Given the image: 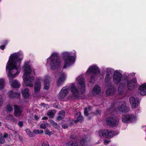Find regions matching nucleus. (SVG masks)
Here are the masks:
<instances>
[{
    "label": "nucleus",
    "instance_id": "obj_23",
    "mask_svg": "<svg viewBox=\"0 0 146 146\" xmlns=\"http://www.w3.org/2000/svg\"><path fill=\"white\" fill-rule=\"evenodd\" d=\"M75 117L76 119L74 120V122L76 123L79 121H80L83 120V118L81 114V113L80 112L76 114Z\"/></svg>",
    "mask_w": 146,
    "mask_h": 146
},
{
    "label": "nucleus",
    "instance_id": "obj_19",
    "mask_svg": "<svg viewBox=\"0 0 146 146\" xmlns=\"http://www.w3.org/2000/svg\"><path fill=\"white\" fill-rule=\"evenodd\" d=\"M137 83L136 80H133L129 81L128 83L127 87L129 90H132Z\"/></svg>",
    "mask_w": 146,
    "mask_h": 146
},
{
    "label": "nucleus",
    "instance_id": "obj_51",
    "mask_svg": "<svg viewBox=\"0 0 146 146\" xmlns=\"http://www.w3.org/2000/svg\"><path fill=\"white\" fill-rule=\"evenodd\" d=\"M34 118L36 120H38L39 119V117L38 116L36 115H34Z\"/></svg>",
    "mask_w": 146,
    "mask_h": 146
},
{
    "label": "nucleus",
    "instance_id": "obj_8",
    "mask_svg": "<svg viewBox=\"0 0 146 146\" xmlns=\"http://www.w3.org/2000/svg\"><path fill=\"white\" fill-rule=\"evenodd\" d=\"M79 84L78 87L81 89V92H84L85 91V81L84 78L82 76H79L77 78Z\"/></svg>",
    "mask_w": 146,
    "mask_h": 146
},
{
    "label": "nucleus",
    "instance_id": "obj_28",
    "mask_svg": "<svg viewBox=\"0 0 146 146\" xmlns=\"http://www.w3.org/2000/svg\"><path fill=\"white\" fill-rule=\"evenodd\" d=\"M11 85L13 87L15 88H17L20 86V84L17 81L15 80L12 82L11 84Z\"/></svg>",
    "mask_w": 146,
    "mask_h": 146
},
{
    "label": "nucleus",
    "instance_id": "obj_57",
    "mask_svg": "<svg viewBox=\"0 0 146 146\" xmlns=\"http://www.w3.org/2000/svg\"><path fill=\"white\" fill-rule=\"evenodd\" d=\"M43 130H41L40 131V134H42L43 133Z\"/></svg>",
    "mask_w": 146,
    "mask_h": 146
},
{
    "label": "nucleus",
    "instance_id": "obj_16",
    "mask_svg": "<svg viewBox=\"0 0 146 146\" xmlns=\"http://www.w3.org/2000/svg\"><path fill=\"white\" fill-rule=\"evenodd\" d=\"M100 70L96 66H94L90 67L87 71V73L89 74L91 72L97 74L99 73Z\"/></svg>",
    "mask_w": 146,
    "mask_h": 146
},
{
    "label": "nucleus",
    "instance_id": "obj_46",
    "mask_svg": "<svg viewBox=\"0 0 146 146\" xmlns=\"http://www.w3.org/2000/svg\"><path fill=\"white\" fill-rule=\"evenodd\" d=\"M18 125L20 127H21L23 126V122L22 121H19L18 123Z\"/></svg>",
    "mask_w": 146,
    "mask_h": 146
},
{
    "label": "nucleus",
    "instance_id": "obj_1",
    "mask_svg": "<svg viewBox=\"0 0 146 146\" xmlns=\"http://www.w3.org/2000/svg\"><path fill=\"white\" fill-rule=\"evenodd\" d=\"M22 59L20 58L17 54H16L11 56L8 62V65L6 68L10 70L8 74L9 80L14 78L16 76L18 75L19 72L18 69Z\"/></svg>",
    "mask_w": 146,
    "mask_h": 146
},
{
    "label": "nucleus",
    "instance_id": "obj_33",
    "mask_svg": "<svg viewBox=\"0 0 146 146\" xmlns=\"http://www.w3.org/2000/svg\"><path fill=\"white\" fill-rule=\"evenodd\" d=\"M5 80L3 79H0V90L3 88L4 86Z\"/></svg>",
    "mask_w": 146,
    "mask_h": 146
},
{
    "label": "nucleus",
    "instance_id": "obj_53",
    "mask_svg": "<svg viewBox=\"0 0 146 146\" xmlns=\"http://www.w3.org/2000/svg\"><path fill=\"white\" fill-rule=\"evenodd\" d=\"M5 48V46L4 45H2L0 46V48L2 49V50H3Z\"/></svg>",
    "mask_w": 146,
    "mask_h": 146
},
{
    "label": "nucleus",
    "instance_id": "obj_31",
    "mask_svg": "<svg viewBox=\"0 0 146 146\" xmlns=\"http://www.w3.org/2000/svg\"><path fill=\"white\" fill-rule=\"evenodd\" d=\"M6 119L10 120L12 122L14 121H15L14 117L12 115H7L6 117Z\"/></svg>",
    "mask_w": 146,
    "mask_h": 146
},
{
    "label": "nucleus",
    "instance_id": "obj_4",
    "mask_svg": "<svg viewBox=\"0 0 146 146\" xmlns=\"http://www.w3.org/2000/svg\"><path fill=\"white\" fill-rule=\"evenodd\" d=\"M50 65L51 68L54 69L59 66L60 62L58 60V57L57 54L53 53L50 57Z\"/></svg>",
    "mask_w": 146,
    "mask_h": 146
},
{
    "label": "nucleus",
    "instance_id": "obj_29",
    "mask_svg": "<svg viewBox=\"0 0 146 146\" xmlns=\"http://www.w3.org/2000/svg\"><path fill=\"white\" fill-rule=\"evenodd\" d=\"M56 111L54 110H51L49 111L47 113V114L50 118H52L54 117Z\"/></svg>",
    "mask_w": 146,
    "mask_h": 146
},
{
    "label": "nucleus",
    "instance_id": "obj_59",
    "mask_svg": "<svg viewBox=\"0 0 146 146\" xmlns=\"http://www.w3.org/2000/svg\"><path fill=\"white\" fill-rule=\"evenodd\" d=\"M1 122L0 121V127L1 126Z\"/></svg>",
    "mask_w": 146,
    "mask_h": 146
},
{
    "label": "nucleus",
    "instance_id": "obj_35",
    "mask_svg": "<svg viewBox=\"0 0 146 146\" xmlns=\"http://www.w3.org/2000/svg\"><path fill=\"white\" fill-rule=\"evenodd\" d=\"M66 96L61 91L58 94V98L60 99H62L64 98Z\"/></svg>",
    "mask_w": 146,
    "mask_h": 146
},
{
    "label": "nucleus",
    "instance_id": "obj_3",
    "mask_svg": "<svg viewBox=\"0 0 146 146\" xmlns=\"http://www.w3.org/2000/svg\"><path fill=\"white\" fill-rule=\"evenodd\" d=\"M62 56L66 58L65 60V64L63 68H65L69 66L74 62V58L73 56H71L68 52H64L62 53Z\"/></svg>",
    "mask_w": 146,
    "mask_h": 146
},
{
    "label": "nucleus",
    "instance_id": "obj_25",
    "mask_svg": "<svg viewBox=\"0 0 146 146\" xmlns=\"http://www.w3.org/2000/svg\"><path fill=\"white\" fill-rule=\"evenodd\" d=\"M65 113L63 110L60 111L59 113L58 116L57 117L56 120L59 121L62 120L64 117Z\"/></svg>",
    "mask_w": 146,
    "mask_h": 146
},
{
    "label": "nucleus",
    "instance_id": "obj_6",
    "mask_svg": "<svg viewBox=\"0 0 146 146\" xmlns=\"http://www.w3.org/2000/svg\"><path fill=\"white\" fill-rule=\"evenodd\" d=\"M99 135L101 137H107L108 138H112L114 135V132L110 130L104 129L99 131Z\"/></svg>",
    "mask_w": 146,
    "mask_h": 146
},
{
    "label": "nucleus",
    "instance_id": "obj_14",
    "mask_svg": "<svg viewBox=\"0 0 146 146\" xmlns=\"http://www.w3.org/2000/svg\"><path fill=\"white\" fill-rule=\"evenodd\" d=\"M116 90L114 86L110 84L106 91L107 94L108 95H112L116 92Z\"/></svg>",
    "mask_w": 146,
    "mask_h": 146
},
{
    "label": "nucleus",
    "instance_id": "obj_41",
    "mask_svg": "<svg viewBox=\"0 0 146 146\" xmlns=\"http://www.w3.org/2000/svg\"><path fill=\"white\" fill-rule=\"evenodd\" d=\"M46 124H47V123L41 124L40 127L42 129H45L46 127Z\"/></svg>",
    "mask_w": 146,
    "mask_h": 146
},
{
    "label": "nucleus",
    "instance_id": "obj_55",
    "mask_svg": "<svg viewBox=\"0 0 146 146\" xmlns=\"http://www.w3.org/2000/svg\"><path fill=\"white\" fill-rule=\"evenodd\" d=\"M48 119V118L46 117H43L42 118V119H44V120L47 119Z\"/></svg>",
    "mask_w": 146,
    "mask_h": 146
},
{
    "label": "nucleus",
    "instance_id": "obj_11",
    "mask_svg": "<svg viewBox=\"0 0 146 146\" xmlns=\"http://www.w3.org/2000/svg\"><path fill=\"white\" fill-rule=\"evenodd\" d=\"M40 78L38 77L36 78L35 82L34 90L35 93L38 92L40 90L41 86Z\"/></svg>",
    "mask_w": 146,
    "mask_h": 146
},
{
    "label": "nucleus",
    "instance_id": "obj_15",
    "mask_svg": "<svg viewBox=\"0 0 146 146\" xmlns=\"http://www.w3.org/2000/svg\"><path fill=\"white\" fill-rule=\"evenodd\" d=\"M50 77L48 76H46L44 80V88L45 89H48L50 86Z\"/></svg>",
    "mask_w": 146,
    "mask_h": 146
},
{
    "label": "nucleus",
    "instance_id": "obj_34",
    "mask_svg": "<svg viewBox=\"0 0 146 146\" xmlns=\"http://www.w3.org/2000/svg\"><path fill=\"white\" fill-rule=\"evenodd\" d=\"M26 131L27 134L30 137H33L35 135L29 129H26Z\"/></svg>",
    "mask_w": 146,
    "mask_h": 146
},
{
    "label": "nucleus",
    "instance_id": "obj_17",
    "mask_svg": "<svg viewBox=\"0 0 146 146\" xmlns=\"http://www.w3.org/2000/svg\"><path fill=\"white\" fill-rule=\"evenodd\" d=\"M112 72L111 69H107V73L105 79V82L108 83L111 79V76L112 74Z\"/></svg>",
    "mask_w": 146,
    "mask_h": 146
},
{
    "label": "nucleus",
    "instance_id": "obj_54",
    "mask_svg": "<svg viewBox=\"0 0 146 146\" xmlns=\"http://www.w3.org/2000/svg\"><path fill=\"white\" fill-rule=\"evenodd\" d=\"M85 141H86V139L83 138L82 139V141H81V143H82V142L83 143H84Z\"/></svg>",
    "mask_w": 146,
    "mask_h": 146
},
{
    "label": "nucleus",
    "instance_id": "obj_10",
    "mask_svg": "<svg viewBox=\"0 0 146 146\" xmlns=\"http://www.w3.org/2000/svg\"><path fill=\"white\" fill-rule=\"evenodd\" d=\"M78 88L79 90H78L77 88L75 86H73L71 88V91L72 92V95L75 98L78 97L80 94H82L83 93L81 92L80 89H81V88L80 87V88H79L78 87Z\"/></svg>",
    "mask_w": 146,
    "mask_h": 146
},
{
    "label": "nucleus",
    "instance_id": "obj_36",
    "mask_svg": "<svg viewBox=\"0 0 146 146\" xmlns=\"http://www.w3.org/2000/svg\"><path fill=\"white\" fill-rule=\"evenodd\" d=\"M51 122L52 126L55 128L58 129H59L60 128L59 126L56 123L52 121Z\"/></svg>",
    "mask_w": 146,
    "mask_h": 146
},
{
    "label": "nucleus",
    "instance_id": "obj_49",
    "mask_svg": "<svg viewBox=\"0 0 146 146\" xmlns=\"http://www.w3.org/2000/svg\"><path fill=\"white\" fill-rule=\"evenodd\" d=\"M110 142V141L107 140H104V143L105 144H107L109 143Z\"/></svg>",
    "mask_w": 146,
    "mask_h": 146
},
{
    "label": "nucleus",
    "instance_id": "obj_20",
    "mask_svg": "<svg viewBox=\"0 0 146 146\" xmlns=\"http://www.w3.org/2000/svg\"><path fill=\"white\" fill-rule=\"evenodd\" d=\"M139 89L140 91V94L143 96L146 95V83L140 86Z\"/></svg>",
    "mask_w": 146,
    "mask_h": 146
},
{
    "label": "nucleus",
    "instance_id": "obj_52",
    "mask_svg": "<svg viewBox=\"0 0 146 146\" xmlns=\"http://www.w3.org/2000/svg\"><path fill=\"white\" fill-rule=\"evenodd\" d=\"M74 146H81L80 145H78V144L77 142H74Z\"/></svg>",
    "mask_w": 146,
    "mask_h": 146
},
{
    "label": "nucleus",
    "instance_id": "obj_43",
    "mask_svg": "<svg viewBox=\"0 0 146 146\" xmlns=\"http://www.w3.org/2000/svg\"><path fill=\"white\" fill-rule=\"evenodd\" d=\"M67 144L68 146H74V143L72 141H70L68 142Z\"/></svg>",
    "mask_w": 146,
    "mask_h": 146
},
{
    "label": "nucleus",
    "instance_id": "obj_56",
    "mask_svg": "<svg viewBox=\"0 0 146 146\" xmlns=\"http://www.w3.org/2000/svg\"><path fill=\"white\" fill-rule=\"evenodd\" d=\"M13 131L14 134L15 135H18V134H17V132L16 131Z\"/></svg>",
    "mask_w": 146,
    "mask_h": 146
},
{
    "label": "nucleus",
    "instance_id": "obj_30",
    "mask_svg": "<svg viewBox=\"0 0 146 146\" xmlns=\"http://www.w3.org/2000/svg\"><path fill=\"white\" fill-rule=\"evenodd\" d=\"M61 91L66 96L69 93V89L68 88L66 87H64L62 88Z\"/></svg>",
    "mask_w": 146,
    "mask_h": 146
},
{
    "label": "nucleus",
    "instance_id": "obj_26",
    "mask_svg": "<svg viewBox=\"0 0 146 146\" xmlns=\"http://www.w3.org/2000/svg\"><path fill=\"white\" fill-rule=\"evenodd\" d=\"M125 87V85L121 83L119 84V88L118 90V92L119 94L123 93L124 91V88Z\"/></svg>",
    "mask_w": 146,
    "mask_h": 146
},
{
    "label": "nucleus",
    "instance_id": "obj_2",
    "mask_svg": "<svg viewBox=\"0 0 146 146\" xmlns=\"http://www.w3.org/2000/svg\"><path fill=\"white\" fill-rule=\"evenodd\" d=\"M23 68L25 72L23 76V80L26 84V86L33 87V84L32 83L35 80V77L33 76H29V75L31 73L32 70L29 65L25 64Z\"/></svg>",
    "mask_w": 146,
    "mask_h": 146
},
{
    "label": "nucleus",
    "instance_id": "obj_47",
    "mask_svg": "<svg viewBox=\"0 0 146 146\" xmlns=\"http://www.w3.org/2000/svg\"><path fill=\"white\" fill-rule=\"evenodd\" d=\"M94 78L92 77L90 79V83H92V84L94 82Z\"/></svg>",
    "mask_w": 146,
    "mask_h": 146
},
{
    "label": "nucleus",
    "instance_id": "obj_9",
    "mask_svg": "<svg viewBox=\"0 0 146 146\" xmlns=\"http://www.w3.org/2000/svg\"><path fill=\"white\" fill-rule=\"evenodd\" d=\"M118 111L123 112H127L129 109L126 106L125 102H119L117 108Z\"/></svg>",
    "mask_w": 146,
    "mask_h": 146
},
{
    "label": "nucleus",
    "instance_id": "obj_40",
    "mask_svg": "<svg viewBox=\"0 0 146 146\" xmlns=\"http://www.w3.org/2000/svg\"><path fill=\"white\" fill-rule=\"evenodd\" d=\"M3 99L2 97L0 95V107L3 105Z\"/></svg>",
    "mask_w": 146,
    "mask_h": 146
},
{
    "label": "nucleus",
    "instance_id": "obj_21",
    "mask_svg": "<svg viewBox=\"0 0 146 146\" xmlns=\"http://www.w3.org/2000/svg\"><path fill=\"white\" fill-rule=\"evenodd\" d=\"M8 95L11 98H17L20 96V94L19 93H14L12 91H10L8 93Z\"/></svg>",
    "mask_w": 146,
    "mask_h": 146
},
{
    "label": "nucleus",
    "instance_id": "obj_12",
    "mask_svg": "<svg viewBox=\"0 0 146 146\" xmlns=\"http://www.w3.org/2000/svg\"><path fill=\"white\" fill-rule=\"evenodd\" d=\"M14 107V115L16 117H20L22 115V109L21 108L17 105H15Z\"/></svg>",
    "mask_w": 146,
    "mask_h": 146
},
{
    "label": "nucleus",
    "instance_id": "obj_22",
    "mask_svg": "<svg viewBox=\"0 0 146 146\" xmlns=\"http://www.w3.org/2000/svg\"><path fill=\"white\" fill-rule=\"evenodd\" d=\"M101 92L100 87L97 85L95 86L92 90V93L94 95L97 94Z\"/></svg>",
    "mask_w": 146,
    "mask_h": 146
},
{
    "label": "nucleus",
    "instance_id": "obj_45",
    "mask_svg": "<svg viewBox=\"0 0 146 146\" xmlns=\"http://www.w3.org/2000/svg\"><path fill=\"white\" fill-rule=\"evenodd\" d=\"M76 138V135L74 134L70 136V138L71 139H75Z\"/></svg>",
    "mask_w": 146,
    "mask_h": 146
},
{
    "label": "nucleus",
    "instance_id": "obj_58",
    "mask_svg": "<svg viewBox=\"0 0 146 146\" xmlns=\"http://www.w3.org/2000/svg\"><path fill=\"white\" fill-rule=\"evenodd\" d=\"M88 109L90 110H92V108L91 106H90L88 107Z\"/></svg>",
    "mask_w": 146,
    "mask_h": 146
},
{
    "label": "nucleus",
    "instance_id": "obj_48",
    "mask_svg": "<svg viewBox=\"0 0 146 146\" xmlns=\"http://www.w3.org/2000/svg\"><path fill=\"white\" fill-rule=\"evenodd\" d=\"M62 127L64 129H66L68 128V125L67 124H64L62 125Z\"/></svg>",
    "mask_w": 146,
    "mask_h": 146
},
{
    "label": "nucleus",
    "instance_id": "obj_13",
    "mask_svg": "<svg viewBox=\"0 0 146 146\" xmlns=\"http://www.w3.org/2000/svg\"><path fill=\"white\" fill-rule=\"evenodd\" d=\"M136 117L132 115H126L122 117V121L125 123H127L129 121H133L135 119Z\"/></svg>",
    "mask_w": 146,
    "mask_h": 146
},
{
    "label": "nucleus",
    "instance_id": "obj_60",
    "mask_svg": "<svg viewBox=\"0 0 146 146\" xmlns=\"http://www.w3.org/2000/svg\"><path fill=\"white\" fill-rule=\"evenodd\" d=\"M97 112H98V113L99 114L100 113V112L99 111H98Z\"/></svg>",
    "mask_w": 146,
    "mask_h": 146
},
{
    "label": "nucleus",
    "instance_id": "obj_44",
    "mask_svg": "<svg viewBox=\"0 0 146 146\" xmlns=\"http://www.w3.org/2000/svg\"><path fill=\"white\" fill-rule=\"evenodd\" d=\"M33 132L35 134H38L40 133V131L38 129H35Z\"/></svg>",
    "mask_w": 146,
    "mask_h": 146
},
{
    "label": "nucleus",
    "instance_id": "obj_50",
    "mask_svg": "<svg viewBox=\"0 0 146 146\" xmlns=\"http://www.w3.org/2000/svg\"><path fill=\"white\" fill-rule=\"evenodd\" d=\"M8 136V134L7 133H4L3 136L4 137V138L5 139V138H6Z\"/></svg>",
    "mask_w": 146,
    "mask_h": 146
},
{
    "label": "nucleus",
    "instance_id": "obj_37",
    "mask_svg": "<svg viewBox=\"0 0 146 146\" xmlns=\"http://www.w3.org/2000/svg\"><path fill=\"white\" fill-rule=\"evenodd\" d=\"M41 145L42 146H49L48 142L47 141H42Z\"/></svg>",
    "mask_w": 146,
    "mask_h": 146
},
{
    "label": "nucleus",
    "instance_id": "obj_42",
    "mask_svg": "<svg viewBox=\"0 0 146 146\" xmlns=\"http://www.w3.org/2000/svg\"><path fill=\"white\" fill-rule=\"evenodd\" d=\"M84 115L86 116L88 115V109L87 108H85L84 111Z\"/></svg>",
    "mask_w": 146,
    "mask_h": 146
},
{
    "label": "nucleus",
    "instance_id": "obj_39",
    "mask_svg": "<svg viewBox=\"0 0 146 146\" xmlns=\"http://www.w3.org/2000/svg\"><path fill=\"white\" fill-rule=\"evenodd\" d=\"M44 133L46 135H50L51 134V132L50 131V130L48 129H46L44 131Z\"/></svg>",
    "mask_w": 146,
    "mask_h": 146
},
{
    "label": "nucleus",
    "instance_id": "obj_24",
    "mask_svg": "<svg viewBox=\"0 0 146 146\" xmlns=\"http://www.w3.org/2000/svg\"><path fill=\"white\" fill-rule=\"evenodd\" d=\"M130 102L133 108H135L137 104V102H136L135 98L132 97L130 98Z\"/></svg>",
    "mask_w": 146,
    "mask_h": 146
},
{
    "label": "nucleus",
    "instance_id": "obj_18",
    "mask_svg": "<svg viewBox=\"0 0 146 146\" xmlns=\"http://www.w3.org/2000/svg\"><path fill=\"white\" fill-rule=\"evenodd\" d=\"M65 76L64 74L62 73L57 81V85L58 86L62 84L65 80Z\"/></svg>",
    "mask_w": 146,
    "mask_h": 146
},
{
    "label": "nucleus",
    "instance_id": "obj_61",
    "mask_svg": "<svg viewBox=\"0 0 146 146\" xmlns=\"http://www.w3.org/2000/svg\"><path fill=\"white\" fill-rule=\"evenodd\" d=\"M1 0H0V1H1Z\"/></svg>",
    "mask_w": 146,
    "mask_h": 146
},
{
    "label": "nucleus",
    "instance_id": "obj_38",
    "mask_svg": "<svg viewBox=\"0 0 146 146\" xmlns=\"http://www.w3.org/2000/svg\"><path fill=\"white\" fill-rule=\"evenodd\" d=\"M5 139L3 136L2 135H1V137L0 136V143L3 144L5 143Z\"/></svg>",
    "mask_w": 146,
    "mask_h": 146
},
{
    "label": "nucleus",
    "instance_id": "obj_7",
    "mask_svg": "<svg viewBox=\"0 0 146 146\" xmlns=\"http://www.w3.org/2000/svg\"><path fill=\"white\" fill-rule=\"evenodd\" d=\"M122 75L119 71H115L113 73V82L116 84L119 83L122 78Z\"/></svg>",
    "mask_w": 146,
    "mask_h": 146
},
{
    "label": "nucleus",
    "instance_id": "obj_5",
    "mask_svg": "<svg viewBox=\"0 0 146 146\" xmlns=\"http://www.w3.org/2000/svg\"><path fill=\"white\" fill-rule=\"evenodd\" d=\"M119 119L115 116L112 115L106 119L107 124L113 127L116 126L118 124Z\"/></svg>",
    "mask_w": 146,
    "mask_h": 146
},
{
    "label": "nucleus",
    "instance_id": "obj_27",
    "mask_svg": "<svg viewBox=\"0 0 146 146\" xmlns=\"http://www.w3.org/2000/svg\"><path fill=\"white\" fill-rule=\"evenodd\" d=\"M29 90L28 89L26 88L22 92V94H23V96L26 98H29Z\"/></svg>",
    "mask_w": 146,
    "mask_h": 146
},
{
    "label": "nucleus",
    "instance_id": "obj_32",
    "mask_svg": "<svg viewBox=\"0 0 146 146\" xmlns=\"http://www.w3.org/2000/svg\"><path fill=\"white\" fill-rule=\"evenodd\" d=\"M13 108L10 104H8L6 107V110L7 112H11L13 111Z\"/></svg>",
    "mask_w": 146,
    "mask_h": 146
}]
</instances>
